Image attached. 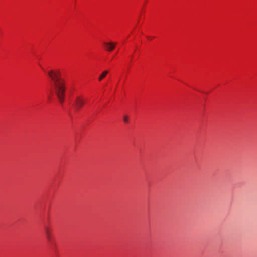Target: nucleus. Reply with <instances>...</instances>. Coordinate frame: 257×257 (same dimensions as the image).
I'll return each instance as SVG.
<instances>
[{"label":"nucleus","mask_w":257,"mask_h":257,"mask_svg":"<svg viewBox=\"0 0 257 257\" xmlns=\"http://www.w3.org/2000/svg\"><path fill=\"white\" fill-rule=\"evenodd\" d=\"M128 117L126 116H124L123 117V121L125 122H128Z\"/></svg>","instance_id":"obj_6"},{"label":"nucleus","mask_w":257,"mask_h":257,"mask_svg":"<svg viewBox=\"0 0 257 257\" xmlns=\"http://www.w3.org/2000/svg\"><path fill=\"white\" fill-rule=\"evenodd\" d=\"M48 75L53 83L52 87L60 103L65 99V86L64 80L61 78L60 71L51 70L48 72Z\"/></svg>","instance_id":"obj_1"},{"label":"nucleus","mask_w":257,"mask_h":257,"mask_svg":"<svg viewBox=\"0 0 257 257\" xmlns=\"http://www.w3.org/2000/svg\"><path fill=\"white\" fill-rule=\"evenodd\" d=\"M148 39H151V37H148Z\"/></svg>","instance_id":"obj_7"},{"label":"nucleus","mask_w":257,"mask_h":257,"mask_svg":"<svg viewBox=\"0 0 257 257\" xmlns=\"http://www.w3.org/2000/svg\"><path fill=\"white\" fill-rule=\"evenodd\" d=\"M148 39H151V37H148Z\"/></svg>","instance_id":"obj_9"},{"label":"nucleus","mask_w":257,"mask_h":257,"mask_svg":"<svg viewBox=\"0 0 257 257\" xmlns=\"http://www.w3.org/2000/svg\"><path fill=\"white\" fill-rule=\"evenodd\" d=\"M148 39H151V37H148Z\"/></svg>","instance_id":"obj_8"},{"label":"nucleus","mask_w":257,"mask_h":257,"mask_svg":"<svg viewBox=\"0 0 257 257\" xmlns=\"http://www.w3.org/2000/svg\"><path fill=\"white\" fill-rule=\"evenodd\" d=\"M85 104V100L80 96H77L74 101V106L76 111L79 110Z\"/></svg>","instance_id":"obj_2"},{"label":"nucleus","mask_w":257,"mask_h":257,"mask_svg":"<svg viewBox=\"0 0 257 257\" xmlns=\"http://www.w3.org/2000/svg\"><path fill=\"white\" fill-rule=\"evenodd\" d=\"M104 45L106 48V51H112L114 49L116 43L112 42H105Z\"/></svg>","instance_id":"obj_3"},{"label":"nucleus","mask_w":257,"mask_h":257,"mask_svg":"<svg viewBox=\"0 0 257 257\" xmlns=\"http://www.w3.org/2000/svg\"><path fill=\"white\" fill-rule=\"evenodd\" d=\"M108 73V70H105L99 76V77H98V80L99 81H101L106 75Z\"/></svg>","instance_id":"obj_5"},{"label":"nucleus","mask_w":257,"mask_h":257,"mask_svg":"<svg viewBox=\"0 0 257 257\" xmlns=\"http://www.w3.org/2000/svg\"><path fill=\"white\" fill-rule=\"evenodd\" d=\"M45 233L46 234V236L48 242H50L51 241V231L50 229L46 225H44V226Z\"/></svg>","instance_id":"obj_4"}]
</instances>
